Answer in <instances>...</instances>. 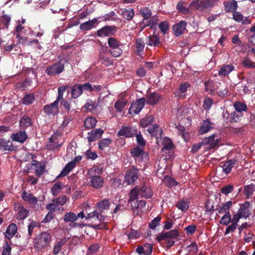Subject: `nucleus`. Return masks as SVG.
Returning a JSON list of instances; mask_svg holds the SVG:
<instances>
[{"mask_svg":"<svg viewBox=\"0 0 255 255\" xmlns=\"http://www.w3.org/2000/svg\"><path fill=\"white\" fill-rule=\"evenodd\" d=\"M110 206V202L109 199H103L97 204L96 210L93 212L89 213L87 215L86 219L87 220L91 221L88 226L91 227L95 230H102L105 227V223L98 224H94L93 222L98 221L101 222L104 221L105 217L103 215L105 213V211L109 209Z\"/></svg>","mask_w":255,"mask_h":255,"instance_id":"f257e3e1","label":"nucleus"},{"mask_svg":"<svg viewBox=\"0 0 255 255\" xmlns=\"http://www.w3.org/2000/svg\"><path fill=\"white\" fill-rule=\"evenodd\" d=\"M100 169L96 167L90 168L87 172L88 183L90 187L95 189H99L103 187L104 179L100 175Z\"/></svg>","mask_w":255,"mask_h":255,"instance_id":"f03ea898","label":"nucleus"},{"mask_svg":"<svg viewBox=\"0 0 255 255\" xmlns=\"http://www.w3.org/2000/svg\"><path fill=\"white\" fill-rule=\"evenodd\" d=\"M179 236V232L177 230L174 229L168 232H162L156 237L158 242L162 241H164L167 249H170L174 245L176 239Z\"/></svg>","mask_w":255,"mask_h":255,"instance_id":"7ed1b4c3","label":"nucleus"},{"mask_svg":"<svg viewBox=\"0 0 255 255\" xmlns=\"http://www.w3.org/2000/svg\"><path fill=\"white\" fill-rule=\"evenodd\" d=\"M68 62L66 58H62L54 64L48 66L46 69V73L50 76L59 75L64 71L65 64Z\"/></svg>","mask_w":255,"mask_h":255,"instance_id":"20e7f679","label":"nucleus"},{"mask_svg":"<svg viewBox=\"0 0 255 255\" xmlns=\"http://www.w3.org/2000/svg\"><path fill=\"white\" fill-rule=\"evenodd\" d=\"M52 239L51 235L44 232L38 235L34 239V247L37 250H42L49 246Z\"/></svg>","mask_w":255,"mask_h":255,"instance_id":"39448f33","label":"nucleus"},{"mask_svg":"<svg viewBox=\"0 0 255 255\" xmlns=\"http://www.w3.org/2000/svg\"><path fill=\"white\" fill-rule=\"evenodd\" d=\"M252 206L249 201L240 204L238 212L233 215L235 220H240L241 218L247 219L252 214Z\"/></svg>","mask_w":255,"mask_h":255,"instance_id":"423d86ee","label":"nucleus"},{"mask_svg":"<svg viewBox=\"0 0 255 255\" xmlns=\"http://www.w3.org/2000/svg\"><path fill=\"white\" fill-rule=\"evenodd\" d=\"M219 142L220 139L218 137L217 133H214L202 139V143L204 144L206 150L217 148L219 147Z\"/></svg>","mask_w":255,"mask_h":255,"instance_id":"0eeeda50","label":"nucleus"},{"mask_svg":"<svg viewBox=\"0 0 255 255\" xmlns=\"http://www.w3.org/2000/svg\"><path fill=\"white\" fill-rule=\"evenodd\" d=\"M222 117L227 124L237 123L241 120L243 114H238L236 111L229 113L227 110L223 112Z\"/></svg>","mask_w":255,"mask_h":255,"instance_id":"6e6552de","label":"nucleus"},{"mask_svg":"<svg viewBox=\"0 0 255 255\" xmlns=\"http://www.w3.org/2000/svg\"><path fill=\"white\" fill-rule=\"evenodd\" d=\"M222 117L227 124L237 123L241 120L243 114H238L236 111L229 113L227 110L223 112Z\"/></svg>","mask_w":255,"mask_h":255,"instance_id":"1a4fd4ad","label":"nucleus"},{"mask_svg":"<svg viewBox=\"0 0 255 255\" xmlns=\"http://www.w3.org/2000/svg\"><path fill=\"white\" fill-rule=\"evenodd\" d=\"M118 30V27L115 25H107L102 27L97 31V35L98 37H111L115 35Z\"/></svg>","mask_w":255,"mask_h":255,"instance_id":"9d476101","label":"nucleus"},{"mask_svg":"<svg viewBox=\"0 0 255 255\" xmlns=\"http://www.w3.org/2000/svg\"><path fill=\"white\" fill-rule=\"evenodd\" d=\"M140 147H135L130 150V154L138 162L145 161L147 158V154Z\"/></svg>","mask_w":255,"mask_h":255,"instance_id":"9b49d317","label":"nucleus"},{"mask_svg":"<svg viewBox=\"0 0 255 255\" xmlns=\"http://www.w3.org/2000/svg\"><path fill=\"white\" fill-rule=\"evenodd\" d=\"M45 168L44 164H41L36 160L33 159L30 164L27 165V170L30 171L31 170H34L36 175L40 177L44 172Z\"/></svg>","mask_w":255,"mask_h":255,"instance_id":"f8f14e48","label":"nucleus"},{"mask_svg":"<svg viewBox=\"0 0 255 255\" xmlns=\"http://www.w3.org/2000/svg\"><path fill=\"white\" fill-rule=\"evenodd\" d=\"M138 170L134 167H132L126 172L125 181L129 185L133 184L138 179Z\"/></svg>","mask_w":255,"mask_h":255,"instance_id":"ddd939ff","label":"nucleus"},{"mask_svg":"<svg viewBox=\"0 0 255 255\" xmlns=\"http://www.w3.org/2000/svg\"><path fill=\"white\" fill-rule=\"evenodd\" d=\"M145 98H141L138 100L133 102L129 109V114H137L143 108L145 105Z\"/></svg>","mask_w":255,"mask_h":255,"instance_id":"4468645a","label":"nucleus"},{"mask_svg":"<svg viewBox=\"0 0 255 255\" xmlns=\"http://www.w3.org/2000/svg\"><path fill=\"white\" fill-rule=\"evenodd\" d=\"M162 98V95L157 92H150L146 95L145 101L147 105L154 106L157 105Z\"/></svg>","mask_w":255,"mask_h":255,"instance_id":"2eb2a0df","label":"nucleus"},{"mask_svg":"<svg viewBox=\"0 0 255 255\" xmlns=\"http://www.w3.org/2000/svg\"><path fill=\"white\" fill-rule=\"evenodd\" d=\"M214 124L209 119H207L203 120V122L201 124L200 127L198 130V134L202 135L211 131L214 128Z\"/></svg>","mask_w":255,"mask_h":255,"instance_id":"dca6fc26","label":"nucleus"},{"mask_svg":"<svg viewBox=\"0 0 255 255\" xmlns=\"http://www.w3.org/2000/svg\"><path fill=\"white\" fill-rule=\"evenodd\" d=\"M137 132V130L130 127H122L118 132V136H124L126 137H131L135 135Z\"/></svg>","mask_w":255,"mask_h":255,"instance_id":"f3484780","label":"nucleus"},{"mask_svg":"<svg viewBox=\"0 0 255 255\" xmlns=\"http://www.w3.org/2000/svg\"><path fill=\"white\" fill-rule=\"evenodd\" d=\"M59 101L56 100L53 103L44 106L43 111L47 115H55L59 113L58 104Z\"/></svg>","mask_w":255,"mask_h":255,"instance_id":"a211bd4d","label":"nucleus"},{"mask_svg":"<svg viewBox=\"0 0 255 255\" xmlns=\"http://www.w3.org/2000/svg\"><path fill=\"white\" fill-rule=\"evenodd\" d=\"M211 2L209 0H196L192 2L190 6L198 10H204L210 6Z\"/></svg>","mask_w":255,"mask_h":255,"instance_id":"6ab92c4d","label":"nucleus"},{"mask_svg":"<svg viewBox=\"0 0 255 255\" xmlns=\"http://www.w3.org/2000/svg\"><path fill=\"white\" fill-rule=\"evenodd\" d=\"M187 23L185 21H180L174 24L172 26L173 33L176 36H179L184 33L186 29Z\"/></svg>","mask_w":255,"mask_h":255,"instance_id":"aec40b11","label":"nucleus"},{"mask_svg":"<svg viewBox=\"0 0 255 255\" xmlns=\"http://www.w3.org/2000/svg\"><path fill=\"white\" fill-rule=\"evenodd\" d=\"M104 133V130L101 128H96L92 130L88 133L87 140L88 142H92L97 139H100Z\"/></svg>","mask_w":255,"mask_h":255,"instance_id":"412c9836","label":"nucleus"},{"mask_svg":"<svg viewBox=\"0 0 255 255\" xmlns=\"http://www.w3.org/2000/svg\"><path fill=\"white\" fill-rule=\"evenodd\" d=\"M152 249L153 245L151 244L145 243L143 246L137 247L135 251L139 255H151Z\"/></svg>","mask_w":255,"mask_h":255,"instance_id":"4be33fe9","label":"nucleus"},{"mask_svg":"<svg viewBox=\"0 0 255 255\" xmlns=\"http://www.w3.org/2000/svg\"><path fill=\"white\" fill-rule=\"evenodd\" d=\"M239 162L235 158L231 159L226 161L223 165L221 166L222 168V171L226 174H229L232 168L235 166H238ZM237 167V166H236Z\"/></svg>","mask_w":255,"mask_h":255,"instance_id":"5701e85b","label":"nucleus"},{"mask_svg":"<svg viewBox=\"0 0 255 255\" xmlns=\"http://www.w3.org/2000/svg\"><path fill=\"white\" fill-rule=\"evenodd\" d=\"M139 196L145 198H150L152 196V192L150 187L144 183L141 186H138Z\"/></svg>","mask_w":255,"mask_h":255,"instance_id":"b1692460","label":"nucleus"},{"mask_svg":"<svg viewBox=\"0 0 255 255\" xmlns=\"http://www.w3.org/2000/svg\"><path fill=\"white\" fill-rule=\"evenodd\" d=\"M147 131L151 136H154L156 139L161 138L163 133L162 130L157 124L153 125L149 127Z\"/></svg>","mask_w":255,"mask_h":255,"instance_id":"393cba45","label":"nucleus"},{"mask_svg":"<svg viewBox=\"0 0 255 255\" xmlns=\"http://www.w3.org/2000/svg\"><path fill=\"white\" fill-rule=\"evenodd\" d=\"M233 19L237 22H241L243 25H248L251 21L248 17H244L240 12L236 11L233 14Z\"/></svg>","mask_w":255,"mask_h":255,"instance_id":"a878e982","label":"nucleus"},{"mask_svg":"<svg viewBox=\"0 0 255 255\" xmlns=\"http://www.w3.org/2000/svg\"><path fill=\"white\" fill-rule=\"evenodd\" d=\"M62 146L55 136L52 135L49 138V143L47 144V148L50 150H54Z\"/></svg>","mask_w":255,"mask_h":255,"instance_id":"bb28decb","label":"nucleus"},{"mask_svg":"<svg viewBox=\"0 0 255 255\" xmlns=\"http://www.w3.org/2000/svg\"><path fill=\"white\" fill-rule=\"evenodd\" d=\"M235 68L232 64H224L220 68L218 74L220 76L225 77L229 74Z\"/></svg>","mask_w":255,"mask_h":255,"instance_id":"cd10ccee","label":"nucleus"},{"mask_svg":"<svg viewBox=\"0 0 255 255\" xmlns=\"http://www.w3.org/2000/svg\"><path fill=\"white\" fill-rule=\"evenodd\" d=\"M145 43L143 39L141 38H138L135 41V53L138 56H141L143 54Z\"/></svg>","mask_w":255,"mask_h":255,"instance_id":"c85d7f7f","label":"nucleus"},{"mask_svg":"<svg viewBox=\"0 0 255 255\" xmlns=\"http://www.w3.org/2000/svg\"><path fill=\"white\" fill-rule=\"evenodd\" d=\"M71 97L73 99L79 97L83 93L81 84H74L71 87Z\"/></svg>","mask_w":255,"mask_h":255,"instance_id":"c756f323","label":"nucleus"},{"mask_svg":"<svg viewBox=\"0 0 255 255\" xmlns=\"http://www.w3.org/2000/svg\"><path fill=\"white\" fill-rule=\"evenodd\" d=\"M97 18H94L92 20H89L80 24V29L82 31H87L91 30L95 27V24L97 22Z\"/></svg>","mask_w":255,"mask_h":255,"instance_id":"7c9ffc66","label":"nucleus"},{"mask_svg":"<svg viewBox=\"0 0 255 255\" xmlns=\"http://www.w3.org/2000/svg\"><path fill=\"white\" fill-rule=\"evenodd\" d=\"M75 167L74 163L69 162L66 164L60 174L57 176L56 179L66 176Z\"/></svg>","mask_w":255,"mask_h":255,"instance_id":"2f4dec72","label":"nucleus"},{"mask_svg":"<svg viewBox=\"0 0 255 255\" xmlns=\"http://www.w3.org/2000/svg\"><path fill=\"white\" fill-rule=\"evenodd\" d=\"M17 226L14 223L10 224L5 233V237L8 239H11L17 231Z\"/></svg>","mask_w":255,"mask_h":255,"instance_id":"473e14b6","label":"nucleus"},{"mask_svg":"<svg viewBox=\"0 0 255 255\" xmlns=\"http://www.w3.org/2000/svg\"><path fill=\"white\" fill-rule=\"evenodd\" d=\"M28 138L25 131H19L13 134V139L20 143H23Z\"/></svg>","mask_w":255,"mask_h":255,"instance_id":"72a5a7b5","label":"nucleus"},{"mask_svg":"<svg viewBox=\"0 0 255 255\" xmlns=\"http://www.w3.org/2000/svg\"><path fill=\"white\" fill-rule=\"evenodd\" d=\"M238 8L237 2L235 0H232L229 1L225 5V10L226 12H236Z\"/></svg>","mask_w":255,"mask_h":255,"instance_id":"f704fd0d","label":"nucleus"},{"mask_svg":"<svg viewBox=\"0 0 255 255\" xmlns=\"http://www.w3.org/2000/svg\"><path fill=\"white\" fill-rule=\"evenodd\" d=\"M0 146L4 150L12 151L14 149V146L11 142L5 138L0 139Z\"/></svg>","mask_w":255,"mask_h":255,"instance_id":"c9c22d12","label":"nucleus"},{"mask_svg":"<svg viewBox=\"0 0 255 255\" xmlns=\"http://www.w3.org/2000/svg\"><path fill=\"white\" fill-rule=\"evenodd\" d=\"M97 122V121L96 118L92 117H88L85 120L84 126L86 129H92L95 128Z\"/></svg>","mask_w":255,"mask_h":255,"instance_id":"e433bc0d","label":"nucleus"},{"mask_svg":"<svg viewBox=\"0 0 255 255\" xmlns=\"http://www.w3.org/2000/svg\"><path fill=\"white\" fill-rule=\"evenodd\" d=\"M122 15L125 19L130 21L134 15V11L132 8H125L122 12Z\"/></svg>","mask_w":255,"mask_h":255,"instance_id":"4c0bfd02","label":"nucleus"},{"mask_svg":"<svg viewBox=\"0 0 255 255\" xmlns=\"http://www.w3.org/2000/svg\"><path fill=\"white\" fill-rule=\"evenodd\" d=\"M233 205V202L231 201H228L223 203L221 206L217 208L219 214H223L230 212V208Z\"/></svg>","mask_w":255,"mask_h":255,"instance_id":"58836bf2","label":"nucleus"},{"mask_svg":"<svg viewBox=\"0 0 255 255\" xmlns=\"http://www.w3.org/2000/svg\"><path fill=\"white\" fill-rule=\"evenodd\" d=\"M20 127L21 128L24 129L32 125L31 118L26 115H24L20 119L19 122Z\"/></svg>","mask_w":255,"mask_h":255,"instance_id":"ea45409f","label":"nucleus"},{"mask_svg":"<svg viewBox=\"0 0 255 255\" xmlns=\"http://www.w3.org/2000/svg\"><path fill=\"white\" fill-rule=\"evenodd\" d=\"M22 198L26 202H28L31 204L35 205L37 202V198L32 194H28L25 191H23L22 194Z\"/></svg>","mask_w":255,"mask_h":255,"instance_id":"a19ab883","label":"nucleus"},{"mask_svg":"<svg viewBox=\"0 0 255 255\" xmlns=\"http://www.w3.org/2000/svg\"><path fill=\"white\" fill-rule=\"evenodd\" d=\"M255 191V185L251 184L244 187V194L247 199L250 198Z\"/></svg>","mask_w":255,"mask_h":255,"instance_id":"79ce46f5","label":"nucleus"},{"mask_svg":"<svg viewBox=\"0 0 255 255\" xmlns=\"http://www.w3.org/2000/svg\"><path fill=\"white\" fill-rule=\"evenodd\" d=\"M233 106L236 112L238 114H243V112H247L248 109L246 104L240 102H235Z\"/></svg>","mask_w":255,"mask_h":255,"instance_id":"37998d69","label":"nucleus"},{"mask_svg":"<svg viewBox=\"0 0 255 255\" xmlns=\"http://www.w3.org/2000/svg\"><path fill=\"white\" fill-rule=\"evenodd\" d=\"M190 202L183 199L178 201L176 203V207L183 212H186L189 208Z\"/></svg>","mask_w":255,"mask_h":255,"instance_id":"c03bdc74","label":"nucleus"},{"mask_svg":"<svg viewBox=\"0 0 255 255\" xmlns=\"http://www.w3.org/2000/svg\"><path fill=\"white\" fill-rule=\"evenodd\" d=\"M205 90L210 94H213L216 90V86L215 83L211 80H208L204 82Z\"/></svg>","mask_w":255,"mask_h":255,"instance_id":"a18cd8bd","label":"nucleus"},{"mask_svg":"<svg viewBox=\"0 0 255 255\" xmlns=\"http://www.w3.org/2000/svg\"><path fill=\"white\" fill-rule=\"evenodd\" d=\"M113 142V139L110 138H103L100 140L98 143L99 149L104 150L105 148L108 147Z\"/></svg>","mask_w":255,"mask_h":255,"instance_id":"49530a36","label":"nucleus"},{"mask_svg":"<svg viewBox=\"0 0 255 255\" xmlns=\"http://www.w3.org/2000/svg\"><path fill=\"white\" fill-rule=\"evenodd\" d=\"M129 198L128 199V203L130 202L134 201L137 200L139 193L138 191V186H135L134 188L131 190L129 194Z\"/></svg>","mask_w":255,"mask_h":255,"instance_id":"de8ad7c7","label":"nucleus"},{"mask_svg":"<svg viewBox=\"0 0 255 255\" xmlns=\"http://www.w3.org/2000/svg\"><path fill=\"white\" fill-rule=\"evenodd\" d=\"M154 118L152 115H149L142 119L140 122V125L142 128H145L151 125L153 123Z\"/></svg>","mask_w":255,"mask_h":255,"instance_id":"09e8293b","label":"nucleus"},{"mask_svg":"<svg viewBox=\"0 0 255 255\" xmlns=\"http://www.w3.org/2000/svg\"><path fill=\"white\" fill-rule=\"evenodd\" d=\"M63 220L66 223H73L77 220V216H76V214L74 212H70L65 214Z\"/></svg>","mask_w":255,"mask_h":255,"instance_id":"8fccbe9b","label":"nucleus"},{"mask_svg":"<svg viewBox=\"0 0 255 255\" xmlns=\"http://www.w3.org/2000/svg\"><path fill=\"white\" fill-rule=\"evenodd\" d=\"M29 211L23 207H19V210L16 215V218L18 220H22L25 219L28 215Z\"/></svg>","mask_w":255,"mask_h":255,"instance_id":"3c124183","label":"nucleus"},{"mask_svg":"<svg viewBox=\"0 0 255 255\" xmlns=\"http://www.w3.org/2000/svg\"><path fill=\"white\" fill-rule=\"evenodd\" d=\"M239 220L235 221L234 216H233L231 224L226 229L225 235L228 234L230 233H233L237 229L238 223Z\"/></svg>","mask_w":255,"mask_h":255,"instance_id":"603ef678","label":"nucleus"},{"mask_svg":"<svg viewBox=\"0 0 255 255\" xmlns=\"http://www.w3.org/2000/svg\"><path fill=\"white\" fill-rule=\"evenodd\" d=\"M160 43L159 37L156 35L150 36L146 44L148 45L157 46Z\"/></svg>","mask_w":255,"mask_h":255,"instance_id":"864d4df0","label":"nucleus"},{"mask_svg":"<svg viewBox=\"0 0 255 255\" xmlns=\"http://www.w3.org/2000/svg\"><path fill=\"white\" fill-rule=\"evenodd\" d=\"M231 215L230 212L226 213L225 215L221 218L220 223L225 226L228 225L230 223H232Z\"/></svg>","mask_w":255,"mask_h":255,"instance_id":"5fc2aeb1","label":"nucleus"},{"mask_svg":"<svg viewBox=\"0 0 255 255\" xmlns=\"http://www.w3.org/2000/svg\"><path fill=\"white\" fill-rule=\"evenodd\" d=\"M35 100V96L33 93L26 94L22 99V103L24 105L31 104Z\"/></svg>","mask_w":255,"mask_h":255,"instance_id":"6e6d98bb","label":"nucleus"},{"mask_svg":"<svg viewBox=\"0 0 255 255\" xmlns=\"http://www.w3.org/2000/svg\"><path fill=\"white\" fill-rule=\"evenodd\" d=\"M32 81L30 79H26L17 84V87L22 90H25L31 85Z\"/></svg>","mask_w":255,"mask_h":255,"instance_id":"4d7b16f0","label":"nucleus"},{"mask_svg":"<svg viewBox=\"0 0 255 255\" xmlns=\"http://www.w3.org/2000/svg\"><path fill=\"white\" fill-rule=\"evenodd\" d=\"M151 13V10L147 7H143L140 9V14L143 17V20H147L149 18Z\"/></svg>","mask_w":255,"mask_h":255,"instance_id":"13d9d810","label":"nucleus"},{"mask_svg":"<svg viewBox=\"0 0 255 255\" xmlns=\"http://www.w3.org/2000/svg\"><path fill=\"white\" fill-rule=\"evenodd\" d=\"M164 182L169 187H172L176 186L178 184L176 180L169 176H165L164 177Z\"/></svg>","mask_w":255,"mask_h":255,"instance_id":"bf43d9fd","label":"nucleus"},{"mask_svg":"<svg viewBox=\"0 0 255 255\" xmlns=\"http://www.w3.org/2000/svg\"><path fill=\"white\" fill-rule=\"evenodd\" d=\"M136 140L137 143V147H143L146 145V141L143 138L141 133L135 134Z\"/></svg>","mask_w":255,"mask_h":255,"instance_id":"052dcab7","label":"nucleus"},{"mask_svg":"<svg viewBox=\"0 0 255 255\" xmlns=\"http://www.w3.org/2000/svg\"><path fill=\"white\" fill-rule=\"evenodd\" d=\"M69 198L66 195H63L61 197L53 199L52 202L55 203L57 205H63L67 202Z\"/></svg>","mask_w":255,"mask_h":255,"instance_id":"680f3d73","label":"nucleus"},{"mask_svg":"<svg viewBox=\"0 0 255 255\" xmlns=\"http://www.w3.org/2000/svg\"><path fill=\"white\" fill-rule=\"evenodd\" d=\"M108 44L111 49L119 47L121 45V42L114 37H110L108 40Z\"/></svg>","mask_w":255,"mask_h":255,"instance_id":"e2e57ef3","label":"nucleus"},{"mask_svg":"<svg viewBox=\"0 0 255 255\" xmlns=\"http://www.w3.org/2000/svg\"><path fill=\"white\" fill-rule=\"evenodd\" d=\"M62 183L58 182L54 184L53 186L51 188V192L54 196L56 195L61 190H62Z\"/></svg>","mask_w":255,"mask_h":255,"instance_id":"0e129e2a","label":"nucleus"},{"mask_svg":"<svg viewBox=\"0 0 255 255\" xmlns=\"http://www.w3.org/2000/svg\"><path fill=\"white\" fill-rule=\"evenodd\" d=\"M162 145L163 146V149L169 150L172 149L173 147V143L171 139L169 138L165 137L162 142Z\"/></svg>","mask_w":255,"mask_h":255,"instance_id":"69168bd1","label":"nucleus"},{"mask_svg":"<svg viewBox=\"0 0 255 255\" xmlns=\"http://www.w3.org/2000/svg\"><path fill=\"white\" fill-rule=\"evenodd\" d=\"M127 102L118 100L116 102L114 107L117 111L121 112L123 110Z\"/></svg>","mask_w":255,"mask_h":255,"instance_id":"338daca9","label":"nucleus"},{"mask_svg":"<svg viewBox=\"0 0 255 255\" xmlns=\"http://www.w3.org/2000/svg\"><path fill=\"white\" fill-rule=\"evenodd\" d=\"M109 52L114 57H119L122 53L123 51L120 46L117 47L109 50Z\"/></svg>","mask_w":255,"mask_h":255,"instance_id":"774afa93","label":"nucleus"}]
</instances>
